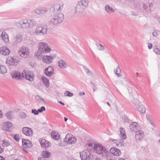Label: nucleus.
<instances>
[{
  "label": "nucleus",
  "instance_id": "nucleus-15",
  "mask_svg": "<svg viewBox=\"0 0 160 160\" xmlns=\"http://www.w3.org/2000/svg\"><path fill=\"white\" fill-rule=\"evenodd\" d=\"M137 5L138 7H137V8H138V9H139L141 12H143L144 13H146L148 11V6L145 4L138 3Z\"/></svg>",
  "mask_w": 160,
  "mask_h": 160
},
{
  "label": "nucleus",
  "instance_id": "nucleus-30",
  "mask_svg": "<svg viewBox=\"0 0 160 160\" xmlns=\"http://www.w3.org/2000/svg\"><path fill=\"white\" fill-rule=\"evenodd\" d=\"M22 38V35L18 34L14 37L13 41L14 43H19L21 42Z\"/></svg>",
  "mask_w": 160,
  "mask_h": 160
},
{
  "label": "nucleus",
  "instance_id": "nucleus-35",
  "mask_svg": "<svg viewBox=\"0 0 160 160\" xmlns=\"http://www.w3.org/2000/svg\"><path fill=\"white\" fill-rule=\"evenodd\" d=\"M152 43L153 47H160V39L159 38H153Z\"/></svg>",
  "mask_w": 160,
  "mask_h": 160
},
{
  "label": "nucleus",
  "instance_id": "nucleus-40",
  "mask_svg": "<svg viewBox=\"0 0 160 160\" xmlns=\"http://www.w3.org/2000/svg\"><path fill=\"white\" fill-rule=\"evenodd\" d=\"M7 69L6 67L3 65H0V74H3L7 73Z\"/></svg>",
  "mask_w": 160,
  "mask_h": 160
},
{
  "label": "nucleus",
  "instance_id": "nucleus-63",
  "mask_svg": "<svg viewBox=\"0 0 160 160\" xmlns=\"http://www.w3.org/2000/svg\"><path fill=\"white\" fill-rule=\"evenodd\" d=\"M2 112L1 110H0V118H1L2 117Z\"/></svg>",
  "mask_w": 160,
  "mask_h": 160
},
{
  "label": "nucleus",
  "instance_id": "nucleus-38",
  "mask_svg": "<svg viewBox=\"0 0 160 160\" xmlns=\"http://www.w3.org/2000/svg\"><path fill=\"white\" fill-rule=\"evenodd\" d=\"M146 118L148 122H150L151 125L154 127L155 124L152 117L149 114H147L146 115Z\"/></svg>",
  "mask_w": 160,
  "mask_h": 160
},
{
  "label": "nucleus",
  "instance_id": "nucleus-6",
  "mask_svg": "<svg viewBox=\"0 0 160 160\" xmlns=\"http://www.w3.org/2000/svg\"><path fill=\"white\" fill-rule=\"evenodd\" d=\"M39 51L41 52L47 53L52 50L49 45L46 42H42L38 44Z\"/></svg>",
  "mask_w": 160,
  "mask_h": 160
},
{
  "label": "nucleus",
  "instance_id": "nucleus-43",
  "mask_svg": "<svg viewBox=\"0 0 160 160\" xmlns=\"http://www.w3.org/2000/svg\"><path fill=\"white\" fill-rule=\"evenodd\" d=\"M42 156L43 158H48L50 156V153L47 151H43L42 152Z\"/></svg>",
  "mask_w": 160,
  "mask_h": 160
},
{
  "label": "nucleus",
  "instance_id": "nucleus-29",
  "mask_svg": "<svg viewBox=\"0 0 160 160\" xmlns=\"http://www.w3.org/2000/svg\"><path fill=\"white\" fill-rule=\"evenodd\" d=\"M120 134L119 136L120 137L123 139H126L127 136L126 135L125 129L122 127L120 128Z\"/></svg>",
  "mask_w": 160,
  "mask_h": 160
},
{
  "label": "nucleus",
  "instance_id": "nucleus-51",
  "mask_svg": "<svg viewBox=\"0 0 160 160\" xmlns=\"http://www.w3.org/2000/svg\"><path fill=\"white\" fill-rule=\"evenodd\" d=\"M14 138L16 141L18 142L19 139V135L18 134L15 135L14 136Z\"/></svg>",
  "mask_w": 160,
  "mask_h": 160
},
{
  "label": "nucleus",
  "instance_id": "nucleus-12",
  "mask_svg": "<svg viewBox=\"0 0 160 160\" xmlns=\"http://www.w3.org/2000/svg\"><path fill=\"white\" fill-rule=\"evenodd\" d=\"M18 61L16 57H8L6 60L7 64L11 66H16L18 64Z\"/></svg>",
  "mask_w": 160,
  "mask_h": 160
},
{
  "label": "nucleus",
  "instance_id": "nucleus-50",
  "mask_svg": "<svg viewBox=\"0 0 160 160\" xmlns=\"http://www.w3.org/2000/svg\"><path fill=\"white\" fill-rule=\"evenodd\" d=\"M45 110V108L44 106L42 107L40 109H38V112H42Z\"/></svg>",
  "mask_w": 160,
  "mask_h": 160
},
{
  "label": "nucleus",
  "instance_id": "nucleus-4",
  "mask_svg": "<svg viewBox=\"0 0 160 160\" xmlns=\"http://www.w3.org/2000/svg\"><path fill=\"white\" fill-rule=\"evenodd\" d=\"M89 2L88 0H81L78 1L76 6L75 12L79 13L84 12L85 8L88 6Z\"/></svg>",
  "mask_w": 160,
  "mask_h": 160
},
{
  "label": "nucleus",
  "instance_id": "nucleus-42",
  "mask_svg": "<svg viewBox=\"0 0 160 160\" xmlns=\"http://www.w3.org/2000/svg\"><path fill=\"white\" fill-rule=\"evenodd\" d=\"M160 34V31L157 29H154L152 33V35L153 37L157 38Z\"/></svg>",
  "mask_w": 160,
  "mask_h": 160
},
{
  "label": "nucleus",
  "instance_id": "nucleus-56",
  "mask_svg": "<svg viewBox=\"0 0 160 160\" xmlns=\"http://www.w3.org/2000/svg\"><path fill=\"white\" fill-rule=\"evenodd\" d=\"M4 151V149L0 146V154L2 153Z\"/></svg>",
  "mask_w": 160,
  "mask_h": 160
},
{
  "label": "nucleus",
  "instance_id": "nucleus-52",
  "mask_svg": "<svg viewBox=\"0 0 160 160\" xmlns=\"http://www.w3.org/2000/svg\"><path fill=\"white\" fill-rule=\"evenodd\" d=\"M39 112L38 110H37L35 109H32V113L34 114V115H37L38 114Z\"/></svg>",
  "mask_w": 160,
  "mask_h": 160
},
{
  "label": "nucleus",
  "instance_id": "nucleus-21",
  "mask_svg": "<svg viewBox=\"0 0 160 160\" xmlns=\"http://www.w3.org/2000/svg\"><path fill=\"white\" fill-rule=\"evenodd\" d=\"M110 153L111 154H112L116 156H119L121 154L120 151L118 149L115 147L111 148L110 150Z\"/></svg>",
  "mask_w": 160,
  "mask_h": 160
},
{
  "label": "nucleus",
  "instance_id": "nucleus-3",
  "mask_svg": "<svg viewBox=\"0 0 160 160\" xmlns=\"http://www.w3.org/2000/svg\"><path fill=\"white\" fill-rule=\"evenodd\" d=\"M64 15L63 13H53L52 18L50 19V24L52 26H56L61 23L63 20Z\"/></svg>",
  "mask_w": 160,
  "mask_h": 160
},
{
  "label": "nucleus",
  "instance_id": "nucleus-11",
  "mask_svg": "<svg viewBox=\"0 0 160 160\" xmlns=\"http://www.w3.org/2000/svg\"><path fill=\"white\" fill-rule=\"evenodd\" d=\"M133 103L136 106L138 110L141 113L145 112L146 109L144 106L138 100L133 101Z\"/></svg>",
  "mask_w": 160,
  "mask_h": 160
},
{
  "label": "nucleus",
  "instance_id": "nucleus-9",
  "mask_svg": "<svg viewBox=\"0 0 160 160\" xmlns=\"http://www.w3.org/2000/svg\"><path fill=\"white\" fill-rule=\"evenodd\" d=\"M18 52L20 56L22 58H26L29 56V49L28 48L25 46L21 47Z\"/></svg>",
  "mask_w": 160,
  "mask_h": 160
},
{
  "label": "nucleus",
  "instance_id": "nucleus-55",
  "mask_svg": "<svg viewBox=\"0 0 160 160\" xmlns=\"http://www.w3.org/2000/svg\"><path fill=\"white\" fill-rule=\"evenodd\" d=\"M85 72L88 75H91L92 74L91 72L88 69L87 71H85Z\"/></svg>",
  "mask_w": 160,
  "mask_h": 160
},
{
  "label": "nucleus",
  "instance_id": "nucleus-45",
  "mask_svg": "<svg viewBox=\"0 0 160 160\" xmlns=\"http://www.w3.org/2000/svg\"><path fill=\"white\" fill-rule=\"evenodd\" d=\"M48 8L45 7H41L40 11L41 14H44L48 11Z\"/></svg>",
  "mask_w": 160,
  "mask_h": 160
},
{
  "label": "nucleus",
  "instance_id": "nucleus-17",
  "mask_svg": "<svg viewBox=\"0 0 160 160\" xmlns=\"http://www.w3.org/2000/svg\"><path fill=\"white\" fill-rule=\"evenodd\" d=\"M22 132L26 136L31 137L32 135V129L28 127H24L22 128Z\"/></svg>",
  "mask_w": 160,
  "mask_h": 160
},
{
  "label": "nucleus",
  "instance_id": "nucleus-64",
  "mask_svg": "<svg viewBox=\"0 0 160 160\" xmlns=\"http://www.w3.org/2000/svg\"><path fill=\"white\" fill-rule=\"evenodd\" d=\"M43 159V157H39L38 158V160H42Z\"/></svg>",
  "mask_w": 160,
  "mask_h": 160
},
{
  "label": "nucleus",
  "instance_id": "nucleus-32",
  "mask_svg": "<svg viewBox=\"0 0 160 160\" xmlns=\"http://www.w3.org/2000/svg\"><path fill=\"white\" fill-rule=\"evenodd\" d=\"M51 136L52 138L55 140H58L60 138V135L59 133L54 131L52 132Z\"/></svg>",
  "mask_w": 160,
  "mask_h": 160
},
{
  "label": "nucleus",
  "instance_id": "nucleus-53",
  "mask_svg": "<svg viewBox=\"0 0 160 160\" xmlns=\"http://www.w3.org/2000/svg\"><path fill=\"white\" fill-rule=\"evenodd\" d=\"M20 116L22 118H24L26 117L27 115L25 113L22 112L21 113Z\"/></svg>",
  "mask_w": 160,
  "mask_h": 160
},
{
  "label": "nucleus",
  "instance_id": "nucleus-13",
  "mask_svg": "<svg viewBox=\"0 0 160 160\" xmlns=\"http://www.w3.org/2000/svg\"><path fill=\"white\" fill-rule=\"evenodd\" d=\"M123 140L122 138L119 139H114L110 138L109 141L114 146L120 147L123 146L124 145Z\"/></svg>",
  "mask_w": 160,
  "mask_h": 160
},
{
  "label": "nucleus",
  "instance_id": "nucleus-31",
  "mask_svg": "<svg viewBox=\"0 0 160 160\" xmlns=\"http://www.w3.org/2000/svg\"><path fill=\"white\" fill-rule=\"evenodd\" d=\"M10 139H4L1 141V144L3 147H7L10 145Z\"/></svg>",
  "mask_w": 160,
  "mask_h": 160
},
{
  "label": "nucleus",
  "instance_id": "nucleus-33",
  "mask_svg": "<svg viewBox=\"0 0 160 160\" xmlns=\"http://www.w3.org/2000/svg\"><path fill=\"white\" fill-rule=\"evenodd\" d=\"M105 9L108 14H111L115 12L114 9L108 5H106L105 6Z\"/></svg>",
  "mask_w": 160,
  "mask_h": 160
},
{
  "label": "nucleus",
  "instance_id": "nucleus-34",
  "mask_svg": "<svg viewBox=\"0 0 160 160\" xmlns=\"http://www.w3.org/2000/svg\"><path fill=\"white\" fill-rule=\"evenodd\" d=\"M95 146V144L94 143L89 142L86 145V148H87L86 150H88L91 152V151L94 148Z\"/></svg>",
  "mask_w": 160,
  "mask_h": 160
},
{
  "label": "nucleus",
  "instance_id": "nucleus-48",
  "mask_svg": "<svg viewBox=\"0 0 160 160\" xmlns=\"http://www.w3.org/2000/svg\"><path fill=\"white\" fill-rule=\"evenodd\" d=\"M97 47L98 49L100 51H103L104 49V47L102 46L101 44H97Z\"/></svg>",
  "mask_w": 160,
  "mask_h": 160
},
{
  "label": "nucleus",
  "instance_id": "nucleus-18",
  "mask_svg": "<svg viewBox=\"0 0 160 160\" xmlns=\"http://www.w3.org/2000/svg\"><path fill=\"white\" fill-rule=\"evenodd\" d=\"M39 142L41 146L43 148L46 149L51 146L50 143L48 141H46L44 139H40Z\"/></svg>",
  "mask_w": 160,
  "mask_h": 160
},
{
  "label": "nucleus",
  "instance_id": "nucleus-57",
  "mask_svg": "<svg viewBox=\"0 0 160 160\" xmlns=\"http://www.w3.org/2000/svg\"><path fill=\"white\" fill-rule=\"evenodd\" d=\"M83 67L85 70V71H87L88 69V68L86 66L83 65Z\"/></svg>",
  "mask_w": 160,
  "mask_h": 160
},
{
  "label": "nucleus",
  "instance_id": "nucleus-36",
  "mask_svg": "<svg viewBox=\"0 0 160 160\" xmlns=\"http://www.w3.org/2000/svg\"><path fill=\"white\" fill-rule=\"evenodd\" d=\"M6 116L9 120L13 119L14 118V113L12 111H9L7 112L6 114Z\"/></svg>",
  "mask_w": 160,
  "mask_h": 160
},
{
  "label": "nucleus",
  "instance_id": "nucleus-44",
  "mask_svg": "<svg viewBox=\"0 0 160 160\" xmlns=\"http://www.w3.org/2000/svg\"><path fill=\"white\" fill-rule=\"evenodd\" d=\"M159 47H153V51L157 55H160V49Z\"/></svg>",
  "mask_w": 160,
  "mask_h": 160
},
{
  "label": "nucleus",
  "instance_id": "nucleus-25",
  "mask_svg": "<svg viewBox=\"0 0 160 160\" xmlns=\"http://www.w3.org/2000/svg\"><path fill=\"white\" fill-rule=\"evenodd\" d=\"M53 72V68L51 66L48 67L46 68L45 70V74L48 77H50L52 75Z\"/></svg>",
  "mask_w": 160,
  "mask_h": 160
},
{
  "label": "nucleus",
  "instance_id": "nucleus-39",
  "mask_svg": "<svg viewBox=\"0 0 160 160\" xmlns=\"http://www.w3.org/2000/svg\"><path fill=\"white\" fill-rule=\"evenodd\" d=\"M114 72L117 77L121 76L122 75L121 69L119 66H117L114 70Z\"/></svg>",
  "mask_w": 160,
  "mask_h": 160
},
{
  "label": "nucleus",
  "instance_id": "nucleus-41",
  "mask_svg": "<svg viewBox=\"0 0 160 160\" xmlns=\"http://www.w3.org/2000/svg\"><path fill=\"white\" fill-rule=\"evenodd\" d=\"M35 98L36 100L40 103H43L45 102L44 99L38 95H37Z\"/></svg>",
  "mask_w": 160,
  "mask_h": 160
},
{
  "label": "nucleus",
  "instance_id": "nucleus-23",
  "mask_svg": "<svg viewBox=\"0 0 160 160\" xmlns=\"http://www.w3.org/2000/svg\"><path fill=\"white\" fill-rule=\"evenodd\" d=\"M140 126L138 123L136 122H132L130 126V128L132 131L136 132L140 129Z\"/></svg>",
  "mask_w": 160,
  "mask_h": 160
},
{
  "label": "nucleus",
  "instance_id": "nucleus-5",
  "mask_svg": "<svg viewBox=\"0 0 160 160\" xmlns=\"http://www.w3.org/2000/svg\"><path fill=\"white\" fill-rule=\"evenodd\" d=\"M48 28L41 26H37L34 31L32 32L33 35L36 36H44L47 34Z\"/></svg>",
  "mask_w": 160,
  "mask_h": 160
},
{
  "label": "nucleus",
  "instance_id": "nucleus-19",
  "mask_svg": "<svg viewBox=\"0 0 160 160\" xmlns=\"http://www.w3.org/2000/svg\"><path fill=\"white\" fill-rule=\"evenodd\" d=\"M10 52V50L6 47H2L0 48V53L3 55L8 56Z\"/></svg>",
  "mask_w": 160,
  "mask_h": 160
},
{
  "label": "nucleus",
  "instance_id": "nucleus-10",
  "mask_svg": "<svg viewBox=\"0 0 160 160\" xmlns=\"http://www.w3.org/2000/svg\"><path fill=\"white\" fill-rule=\"evenodd\" d=\"M64 142L69 144H74L77 141L76 138L71 134H68L64 140Z\"/></svg>",
  "mask_w": 160,
  "mask_h": 160
},
{
  "label": "nucleus",
  "instance_id": "nucleus-58",
  "mask_svg": "<svg viewBox=\"0 0 160 160\" xmlns=\"http://www.w3.org/2000/svg\"><path fill=\"white\" fill-rule=\"evenodd\" d=\"M92 88L93 90V91L94 92L96 90L97 88L95 86L93 85L92 87Z\"/></svg>",
  "mask_w": 160,
  "mask_h": 160
},
{
  "label": "nucleus",
  "instance_id": "nucleus-54",
  "mask_svg": "<svg viewBox=\"0 0 160 160\" xmlns=\"http://www.w3.org/2000/svg\"><path fill=\"white\" fill-rule=\"evenodd\" d=\"M148 48L149 49H150L152 48V44L150 43H148Z\"/></svg>",
  "mask_w": 160,
  "mask_h": 160
},
{
  "label": "nucleus",
  "instance_id": "nucleus-2",
  "mask_svg": "<svg viewBox=\"0 0 160 160\" xmlns=\"http://www.w3.org/2000/svg\"><path fill=\"white\" fill-rule=\"evenodd\" d=\"M36 24L37 22L35 20L27 18L21 19L16 23L17 26L23 29L32 28Z\"/></svg>",
  "mask_w": 160,
  "mask_h": 160
},
{
  "label": "nucleus",
  "instance_id": "nucleus-62",
  "mask_svg": "<svg viewBox=\"0 0 160 160\" xmlns=\"http://www.w3.org/2000/svg\"><path fill=\"white\" fill-rule=\"evenodd\" d=\"M58 102L63 106L64 105H65V104L61 101H59Z\"/></svg>",
  "mask_w": 160,
  "mask_h": 160
},
{
  "label": "nucleus",
  "instance_id": "nucleus-1",
  "mask_svg": "<svg viewBox=\"0 0 160 160\" xmlns=\"http://www.w3.org/2000/svg\"><path fill=\"white\" fill-rule=\"evenodd\" d=\"M96 153L101 155L102 156L106 158L107 160H115L113 159L112 155L101 144H95L93 149Z\"/></svg>",
  "mask_w": 160,
  "mask_h": 160
},
{
  "label": "nucleus",
  "instance_id": "nucleus-8",
  "mask_svg": "<svg viewBox=\"0 0 160 160\" xmlns=\"http://www.w3.org/2000/svg\"><path fill=\"white\" fill-rule=\"evenodd\" d=\"M22 78L30 82H32L34 78L33 73L30 71H24L22 72Z\"/></svg>",
  "mask_w": 160,
  "mask_h": 160
},
{
  "label": "nucleus",
  "instance_id": "nucleus-37",
  "mask_svg": "<svg viewBox=\"0 0 160 160\" xmlns=\"http://www.w3.org/2000/svg\"><path fill=\"white\" fill-rule=\"evenodd\" d=\"M41 80L47 88L49 87L50 84L49 80L47 78L44 77H41Z\"/></svg>",
  "mask_w": 160,
  "mask_h": 160
},
{
  "label": "nucleus",
  "instance_id": "nucleus-47",
  "mask_svg": "<svg viewBox=\"0 0 160 160\" xmlns=\"http://www.w3.org/2000/svg\"><path fill=\"white\" fill-rule=\"evenodd\" d=\"M64 95L66 96L71 97L73 96V94L68 91H66L64 92Z\"/></svg>",
  "mask_w": 160,
  "mask_h": 160
},
{
  "label": "nucleus",
  "instance_id": "nucleus-14",
  "mask_svg": "<svg viewBox=\"0 0 160 160\" xmlns=\"http://www.w3.org/2000/svg\"><path fill=\"white\" fill-rule=\"evenodd\" d=\"M11 76L13 79L16 80H20L22 78V73L18 71H13L11 73Z\"/></svg>",
  "mask_w": 160,
  "mask_h": 160
},
{
  "label": "nucleus",
  "instance_id": "nucleus-61",
  "mask_svg": "<svg viewBox=\"0 0 160 160\" xmlns=\"http://www.w3.org/2000/svg\"><path fill=\"white\" fill-rule=\"evenodd\" d=\"M0 160H5L4 158L2 156H0Z\"/></svg>",
  "mask_w": 160,
  "mask_h": 160
},
{
  "label": "nucleus",
  "instance_id": "nucleus-22",
  "mask_svg": "<svg viewBox=\"0 0 160 160\" xmlns=\"http://www.w3.org/2000/svg\"><path fill=\"white\" fill-rule=\"evenodd\" d=\"M12 124L11 122L8 121L4 122L2 126V129L8 132H10L11 130Z\"/></svg>",
  "mask_w": 160,
  "mask_h": 160
},
{
  "label": "nucleus",
  "instance_id": "nucleus-49",
  "mask_svg": "<svg viewBox=\"0 0 160 160\" xmlns=\"http://www.w3.org/2000/svg\"><path fill=\"white\" fill-rule=\"evenodd\" d=\"M34 12L38 15H41L40 8H36L34 10Z\"/></svg>",
  "mask_w": 160,
  "mask_h": 160
},
{
  "label": "nucleus",
  "instance_id": "nucleus-60",
  "mask_svg": "<svg viewBox=\"0 0 160 160\" xmlns=\"http://www.w3.org/2000/svg\"><path fill=\"white\" fill-rule=\"evenodd\" d=\"M135 74L137 77H140V74L138 72H137Z\"/></svg>",
  "mask_w": 160,
  "mask_h": 160
},
{
  "label": "nucleus",
  "instance_id": "nucleus-16",
  "mask_svg": "<svg viewBox=\"0 0 160 160\" xmlns=\"http://www.w3.org/2000/svg\"><path fill=\"white\" fill-rule=\"evenodd\" d=\"M63 5L64 4L62 2H58L57 3L55 4L53 7L55 10L53 13H56L59 12H58L57 11L62 10L63 8Z\"/></svg>",
  "mask_w": 160,
  "mask_h": 160
},
{
  "label": "nucleus",
  "instance_id": "nucleus-26",
  "mask_svg": "<svg viewBox=\"0 0 160 160\" xmlns=\"http://www.w3.org/2000/svg\"><path fill=\"white\" fill-rule=\"evenodd\" d=\"M22 146L24 148H30L32 147V144L28 140L22 139Z\"/></svg>",
  "mask_w": 160,
  "mask_h": 160
},
{
  "label": "nucleus",
  "instance_id": "nucleus-27",
  "mask_svg": "<svg viewBox=\"0 0 160 160\" xmlns=\"http://www.w3.org/2000/svg\"><path fill=\"white\" fill-rule=\"evenodd\" d=\"M58 65L61 69H65L68 67V64L66 61L62 59H60L58 61Z\"/></svg>",
  "mask_w": 160,
  "mask_h": 160
},
{
  "label": "nucleus",
  "instance_id": "nucleus-46",
  "mask_svg": "<svg viewBox=\"0 0 160 160\" xmlns=\"http://www.w3.org/2000/svg\"><path fill=\"white\" fill-rule=\"evenodd\" d=\"M122 118L123 121L124 122H130V120L127 118L126 116L125 115L122 116Z\"/></svg>",
  "mask_w": 160,
  "mask_h": 160
},
{
  "label": "nucleus",
  "instance_id": "nucleus-24",
  "mask_svg": "<svg viewBox=\"0 0 160 160\" xmlns=\"http://www.w3.org/2000/svg\"><path fill=\"white\" fill-rule=\"evenodd\" d=\"M54 57L51 56L45 55L42 58L43 62L47 64H50L52 62Z\"/></svg>",
  "mask_w": 160,
  "mask_h": 160
},
{
  "label": "nucleus",
  "instance_id": "nucleus-28",
  "mask_svg": "<svg viewBox=\"0 0 160 160\" xmlns=\"http://www.w3.org/2000/svg\"><path fill=\"white\" fill-rule=\"evenodd\" d=\"M1 38L3 41L5 43L9 42L8 35L5 31H3L1 35Z\"/></svg>",
  "mask_w": 160,
  "mask_h": 160
},
{
  "label": "nucleus",
  "instance_id": "nucleus-20",
  "mask_svg": "<svg viewBox=\"0 0 160 160\" xmlns=\"http://www.w3.org/2000/svg\"><path fill=\"white\" fill-rule=\"evenodd\" d=\"M135 138L136 140L139 141H141L144 138V132L143 131L138 130L136 132Z\"/></svg>",
  "mask_w": 160,
  "mask_h": 160
},
{
  "label": "nucleus",
  "instance_id": "nucleus-7",
  "mask_svg": "<svg viewBox=\"0 0 160 160\" xmlns=\"http://www.w3.org/2000/svg\"><path fill=\"white\" fill-rule=\"evenodd\" d=\"M80 157L82 160H93L94 158L88 150H84L80 153Z\"/></svg>",
  "mask_w": 160,
  "mask_h": 160
},
{
  "label": "nucleus",
  "instance_id": "nucleus-59",
  "mask_svg": "<svg viewBox=\"0 0 160 160\" xmlns=\"http://www.w3.org/2000/svg\"><path fill=\"white\" fill-rule=\"evenodd\" d=\"M85 95V93L84 92H80L79 93V95L80 96H83Z\"/></svg>",
  "mask_w": 160,
  "mask_h": 160
}]
</instances>
